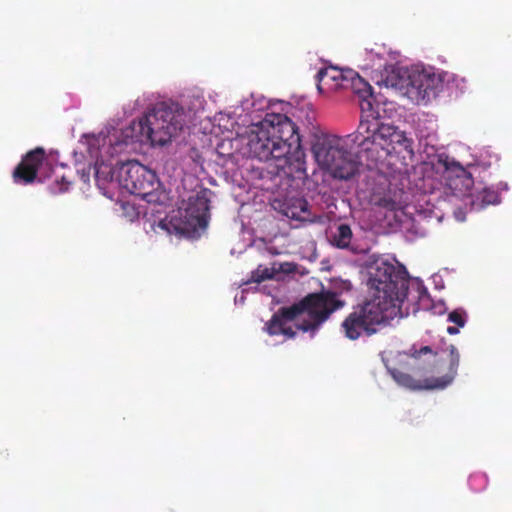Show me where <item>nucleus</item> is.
Returning <instances> with one entry per match:
<instances>
[{"instance_id": "bb28decb", "label": "nucleus", "mask_w": 512, "mask_h": 512, "mask_svg": "<svg viewBox=\"0 0 512 512\" xmlns=\"http://www.w3.org/2000/svg\"><path fill=\"white\" fill-rule=\"evenodd\" d=\"M390 209H394V203H391V205L388 206Z\"/></svg>"}, {"instance_id": "9d476101", "label": "nucleus", "mask_w": 512, "mask_h": 512, "mask_svg": "<svg viewBox=\"0 0 512 512\" xmlns=\"http://www.w3.org/2000/svg\"><path fill=\"white\" fill-rule=\"evenodd\" d=\"M210 190L202 188L188 199L183 212L180 211L181 226L177 229L183 234H192L205 229L209 217Z\"/></svg>"}, {"instance_id": "f257e3e1", "label": "nucleus", "mask_w": 512, "mask_h": 512, "mask_svg": "<svg viewBox=\"0 0 512 512\" xmlns=\"http://www.w3.org/2000/svg\"><path fill=\"white\" fill-rule=\"evenodd\" d=\"M345 301L333 290H321L309 293L299 302L281 307L265 324L264 330L270 336L283 335L293 339L296 331L309 332L313 337L319 328L337 310L343 308Z\"/></svg>"}, {"instance_id": "412c9836", "label": "nucleus", "mask_w": 512, "mask_h": 512, "mask_svg": "<svg viewBox=\"0 0 512 512\" xmlns=\"http://www.w3.org/2000/svg\"><path fill=\"white\" fill-rule=\"evenodd\" d=\"M448 320L455 323L458 327H464L466 323V313L463 310H454L449 313Z\"/></svg>"}, {"instance_id": "f3484780", "label": "nucleus", "mask_w": 512, "mask_h": 512, "mask_svg": "<svg viewBox=\"0 0 512 512\" xmlns=\"http://www.w3.org/2000/svg\"><path fill=\"white\" fill-rule=\"evenodd\" d=\"M500 202L499 193L492 188H483L473 196L471 202V209L480 211L488 205H496Z\"/></svg>"}, {"instance_id": "b1692460", "label": "nucleus", "mask_w": 512, "mask_h": 512, "mask_svg": "<svg viewBox=\"0 0 512 512\" xmlns=\"http://www.w3.org/2000/svg\"><path fill=\"white\" fill-rule=\"evenodd\" d=\"M432 352V349L429 347V346H424L422 347L418 352H417V356L421 355V354H425V353H431Z\"/></svg>"}, {"instance_id": "4be33fe9", "label": "nucleus", "mask_w": 512, "mask_h": 512, "mask_svg": "<svg viewBox=\"0 0 512 512\" xmlns=\"http://www.w3.org/2000/svg\"><path fill=\"white\" fill-rule=\"evenodd\" d=\"M476 481H480V482H487V477L486 475L484 474H478V475H474L470 478V484L471 486H473L474 482Z\"/></svg>"}, {"instance_id": "2eb2a0df", "label": "nucleus", "mask_w": 512, "mask_h": 512, "mask_svg": "<svg viewBox=\"0 0 512 512\" xmlns=\"http://www.w3.org/2000/svg\"><path fill=\"white\" fill-rule=\"evenodd\" d=\"M347 76V69H339L334 66L321 68L317 75V89L320 93H329L344 89V80Z\"/></svg>"}, {"instance_id": "1a4fd4ad", "label": "nucleus", "mask_w": 512, "mask_h": 512, "mask_svg": "<svg viewBox=\"0 0 512 512\" xmlns=\"http://www.w3.org/2000/svg\"><path fill=\"white\" fill-rule=\"evenodd\" d=\"M117 180L128 193L148 202L152 201L153 192L158 187L155 172L135 160L121 164L117 171Z\"/></svg>"}, {"instance_id": "6e6552de", "label": "nucleus", "mask_w": 512, "mask_h": 512, "mask_svg": "<svg viewBox=\"0 0 512 512\" xmlns=\"http://www.w3.org/2000/svg\"><path fill=\"white\" fill-rule=\"evenodd\" d=\"M370 132L383 145V148H387L389 156L392 153L413 152V142L405 132L396 126L380 122L377 111L368 114L366 119H362L357 129L358 134Z\"/></svg>"}, {"instance_id": "dca6fc26", "label": "nucleus", "mask_w": 512, "mask_h": 512, "mask_svg": "<svg viewBox=\"0 0 512 512\" xmlns=\"http://www.w3.org/2000/svg\"><path fill=\"white\" fill-rule=\"evenodd\" d=\"M277 162L276 166L292 178L303 179L308 176L306 172V163L304 159L300 157L293 158L291 157V154H288L281 160H277Z\"/></svg>"}, {"instance_id": "6ab92c4d", "label": "nucleus", "mask_w": 512, "mask_h": 512, "mask_svg": "<svg viewBox=\"0 0 512 512\" xmlns=\"http://www.w3.org/2000/svg\"><path fill=\"white\" fill-rule=\"evenodd\" d=\"M281 269V265L277 266L276 263H273L271 267L258 265V267L251 272V276L246 281V284L261 283L265 280L273 279L274 276L281 271Z\"/></svg>"}, {"instance_id": "39448f33", "label": "nucleus", "mask_w": 512, "mask_h": 512, "mask_svg": "<svg viewBox=\"0 0 512 512\" xmlns=\"http://www.w3.org/2000/svg\"><path fill=\"white\" fill-rule=\"evenodd\" d=\"M376 299H365L362 303L354 305L352 311L341 323V332L349 340H357L362 336H372L377 327L387 324L397 317L394 305Z\"/></svg>"}, {"instance_id": "20e7f679", "label": "nucleus", "mask_w": 512, "mask_h": 512, "mask_svg": "<svg viewBox=\"0 0 512 512\" xmlns=\"http://www.w3.org/2000/svg\"><path fill=\"white\" fill-rule=\"evenodd\" d=\"M313 157L322 170L333 178L348 180L359 172L356 156L348 150L346 141L335 135H314Z\"/></svg>"}, {"instance_id": "5701e85b", "label": "nucleus", "mask_w": 512, "mask_h": 512, "mask_svg": "<svg viewBox=\"0 0 512 512\" xmlns=\"http://www.w3.org/2000/svg\"><path fill=\"white\" fill-rule=\"evenodd\" d=\"M416 289H417V296L414 297L415 299L416 298H418V299L421 298V295L426 293L425 288L420 286V285H418V284L416 285Z\"/></svg>"}, {"instance_id": "f8f14e48", "label": "nucleus", "mask_w": 512, "mask_h": 512, "mask_svg": "<svg viewBox=\"0 0 512 512\" xmlns=\"http://www.w3.org/2000/svg\"><path fill=\"white\" fill-rule=\"evenodd\" d=\"M45 157L43 148H36L26 154L13 171V180L19 184H30L37 177L39 166Z\"/></svg>"}, {"instance_id": "4468645a", "label": "nucleus", "mask_w": 512, "mask_h": 512, "mask_svg": "<svg viewBox=\"0 0 512 512\" xmlns=\"http://www.w3.org/2000/svg\"><path fill=\"white\" fill-rule=\"evenodd\" d=\"M351 90L361 99V109L364 113L375 112L372 104L374 98L371 85L352 69H347L344 80V90Z\"/></svg>"}, {"instance_id": "7ed1b4c3", "label": "nucleus", "mask_w": 512, "mask_h": 512, "mask_svg": "<svg viewBox=\"0 0 512 512\" xmlns=\"http://www.w3.org/2000/svg\"><path fill=\"white\" fill-rule=\"evenodd\" d=\"M368 286L372 291L370 299L389 302L401 315V307L411 295L409 275L406 268L399 263H392L386 259L375 260L368 270Z\"/></svg>"}, {"instance_id": "393cba45", "label": "nucleus", "mask_w": 512, "mask_h": 512, "mask_svg": "<svg viewBox=\"0 0 512 512\" xmlns=\"http://www.w3.org/2000/svg\"><path fill=\"white\" fill-rule=\"evenodd\" d=\"M447 332L450 334V335H455L459 332V329L457 327H454V326H449L447 328Z\"/></svg>"}, {"instance_id": "ddd939ff", "label": "nucleus", "mask_w": 512, "mask_h": 512, "mask_svg": "<svg viewBox=\"0 0 512 512\" xmlns=\"http://www.w3.org/2000/svg\"><path fill=\"white\" fill-rule=\"evenodd\" d=\"M356 141L359 146V156L367 161L368 166L377 165L389 156L387 148H383V145L376 140L371 132L369 134L357 133Z\"/></svg>"}, {"instance_id": "0eeeda50", "label": "nucleus", "mask_w": 512, "mask_h": 512, "mask_svg": "<svg viewBox=\"0 0 512 512\" xmlns=\"http://www.w3.org/2000/svg\"><path fill=\"white\" fill-rule=\"evenodd\" d=\"M184 108L175 102L156 104L140 121V133L152 145L163 146L171 141L184 127Z\"/></svg>"}, {"instance_id": "aec40b11", "label": "nucleus", "mask_w": 512, "mask_h": 512, "mask_svg": "<svg viewBox=\"0 0 512 512\" xmlns=\"http://www.w3.org/2000/svg\"><path fill=\"white\" fill-rule=\"evenodd\" d=\"M114 171L113 169L104 163L95 165V178L97 182H100L101 180L104 182L112 181L114 178Z\"/></svg>"}, {"instance_id": "a211bd4d", "label": "nucleus", "mask_w": 512, "mask_h": 512, "mask_svg": "<svg viewBox=\"0 0 512 512\" xmlns=\"http://www.w3.org/2000/svg\"><path fill=\"white\" fill-rule=\"evenodd\" d=\"M353 237L351 227L348 224H340L331 236V243L339 249H348Z\"/></svg>"}, {"instance_id": "423d86ee", "label": "nucleus", "mask_w": 512, "mask_h": 512, "mask_svg": "<svg viewBox=\"0 0 512 512\" xmlns=\"http://www.w3.org/2000/svg\"><path fill=\"white\" fill-rule=\"evenodd\" d=\"M381 83L416 104L427 103L436 98L442 89L439 75L418 70L410 73L396 68L386 70Z\"/></svg>"}, {"instance_id": "9b49d317", "label": "nucleus", "mask_w": 512, "mask_h": 512, "mask_svg": "<svg viewBox=\"0 0 512 512\" xmlns=\"http://www.w3.org/2000/svg\"><path fill=\"white\" fill-rule=\"evenodd\" d=\"M450 351V359H449V369L448 373H446L442 377L438 378H427L423 382L415 380L411 375L399 371L393 370L392 377L393 379L401 386L409 388L411 390H421V389H443L452 383L455 376L457 375V370L460 363V355L457 348L453 345L449 347Z\"/></svg>"}, {"instance_id": "f03ea898", "label": "nucleus", "mask_w": 512, "mask_h": 512, "mask_svg": "<svg viewBox=\"0 0 512 512\" xmlns=\"http://www.w3.org/2000/svg\"><path fill=\"white\" fill-rule=\"evenodd\" d=\"M299 127L286 115L267 113L248 134V154L260 161L281 160L301 148Z\"/></svg>"}, {"instance_id": "a878e982", "label": "nucleus", "mask_w": 512, "mask_h": 512, "mask_svg": "<svg viewBox=\"0 0 512 512\" xmlns=\"http://www.w3.org/2000/svg\"><path fill=\"white\" fill-rule=\"evenodd\" d=\"M342 285H343V289H345L347 291L351 289V284L349 282L345 281L342 283Z\"/></svg>"}]
</instances>
